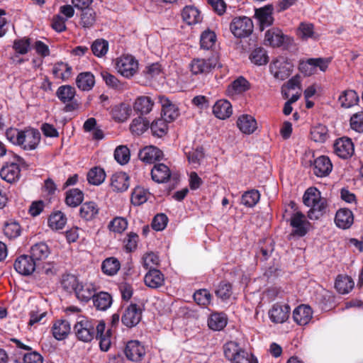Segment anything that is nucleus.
Returning <instances> with one entry per match:
<instances>
[{
  "label": "nucleus",
  "instance_id": "1",
  "mask_svg": "<svg viewBox=\"0 0 363 363\" xmlns=\"http://www.w3.org/2000/svg\"><path fill=\"white\" fill-rule=\"evenodd\" d=\"M5 135L11 143L26 151L35 150L41 140L40 131L32 127H26L23 129L9 128L6 129Z\"/></svg>",
  "mask_w": 363,
  "mask_h": 363
},
{
  "label": "nucleus",
  "instance_id": "2",
  "mask_svg": "<svg viewBox=\"0 0 363 363\" xmlns=\"http://www.w3.org/2000/svg\"><path fill=\"white\" fill-rule=\"evenodd\" d=\"M223 352L230 363H259L256 357L235 341L227 342L223 345Z\"/></svg>",
  "mask_w": 363,
  "mask_h": 363
},
{
  "label": "nucleus",
  "instance_id": "3",
  "mask_svg": "<svg viewBox=\"0 0 363 363\" xmlns=\"http://www.w3.org/2000/svg\"><path fill=\"white\" fill-rule=\"evenodd\" d=\"M73 329L77 338L84 342H91L96 335V322L84 316H78Z\"/></svg>",
  "mask_w": 363,
  "mask_h": 363
},
{
  "label": "nucleus",
  "instance_id": "4",
  "mask_svg": "<svg viewBox=\"0 0 363 363\" xmlns=\"http://www.w3.org/2000/svg\"><path fill=\"white\" fill-rule=\"evenodd\" d=\"M76 90L71 85H62L56 91V96L65 104L64 111L72 112L79 108V103L75 99Z\"/></svg>",
  "mask_w": 363,
  "mask_h": 363
},
{
  "label": "nucleus",
  "instance_id": "5",
  "mask_svg": "<svg viewBox=\"0 0 363 363\" xmlns=\"http://www.w3.org/2000/svg\"><path fill=\"white\" fill-rule=\"evenodd\" d=\"M253 28L252 21L247 16L235 17L230 24L231 33L238 38L248 37L252 33Z\"/></svg>",
  "mask_w": 363,
  "mask_h": 363
},
{
  "label": "nucleus",
  "instance_id": "6",
  "mask_svg": "<svg viewBox=\"0 0 363 363\" xmlns=\"http://www.w3.org/2000/svg\"><path fill=\"white\" fill-rule=\"evenodd\" d=\"M293 65L283 57L277 58L272 62L269 71L276 79H286L293 72Z\"/></svg>",
  "mask_w": 363,
  "mask_h": 363
},
{
  "label": "nucleus",
  "instance_id": "7",
  "mask_svg": "<svg viewBox=\"0 0 363 363\" xmlns=\"http://www.w3.org/2000/svg\"><path fill=\"white\" fill-rule=\"evenodd\" d=\"M18 162H11L4 165L0 170L1 177L9 183H13L17 181L20 177L19 164H24V159L18 155L14 156Z\"/></svg>",
  "mask_w": 363,
  "mask_h": 363
},
{
  "label": "nucleus",
  "instance_id": "8",
  "mask_svg": "<svg viewBox=\"0 0 363 363\" xmlns=\"http://www.w3.org/2000/svg\"><path fill=\"white\" fill-rule=\"evenodd\" d=\"M116 69L123 77L130 78L137 72L138 61L132 55H123L117 60Z\"/></svg>",
  "mask_w": 363,
  "mask_h": 363
},
{
  "label": "nucleus",
  "instance_id": "9",
  "mask_svg": "<svg viewBox=\"0 0 363 363\" xmlns=\"http://www.w3.org/2000/svg\"><path fill=\"white\" fill-rule=\"evenodd\" d=\"M290 225L293 228L291 235L303 237L308 232L310 223L306 220L303 213L297 211L291 216Z\"/></svg>",
  "mask_w": 363,
  "mask_h": 363
},
{
  "label": "nucleus",
  "instance_id": "10",
  "mask_svg": "<svg viewBox=\"0 0 363 363\" xmlns=\"http://www.w3.org/2000/svg\"><path fill=\"white\" fill-rule=\"evenodd\" d=\"M14 269L20 274L28 276L36 271L39 265L32 259L30 255L19 256L14 262Z\"/></svg>",
  "mask_w": 363,
  "mask_h": 363
},
{
  "label": "nucleus",
  "instance_id": "11",
  "mask_svg": "<svg viewBox=\"0 0 363 363\" xmlns=\"http://www.w3.org/2000/svg\"><path fill=\"white\" fill-rule=\"evenodd\" d=\"M142 318V310L136 303L128 306L122 315L121 321L128 328L136 326Z\"/></svg>",
  "mask_w": 363,
  "mask_h": 363
},
{
  "label": "nucleus",
  "instance_id": "12",
  "mask_svg": "<svg viewBox=\"0 0 363 363\" xmlns=\"http://www.w3.org/2000/svg\"><path fill=\"white\" fill-rule=\"evenodd\" d=\"M158 99L162 106V118L169 123L174 121L179 116L177 105L165 96H160Z\"/></svg>",
  "mask_w": 363,
  "mask_h": 363
},
{
  "label": "nucleus",
  "instance_id": "13",
  "mask_svg": "<svg viewBox=\"0 0 363 363\" xmlns=\"http://www.w3.org/2000/svg\"><path fill=\"white\" fill-rule=\"evenodd\" d=\"M124 354L128 360L139 362L145 354V350L138 340H130L124 348Z\"/></svg>",
  "mask_w": 363,
  "mask_h": 363
},
{
  "label": "nucleus",
  "instance_id": "14",
  "mask_svg": "<svg viewBox=\"0 0 363 363\" xmlns=\"http://www.w3.org/2000/svg\"><path fill=\"white\" fill-rule=\"evenodd\" d=\"M216 66L215 59L195 58L190 64V69L193 74H207Z\"/></svg>",
  "mask_w": 363,
  "mask_h": 363
},
{
  "label": "nucleus",
  "instance_id": "15",
  "mask_svg": "<svg viewBox=\"0 0 363 363\" xmlns=\"http://www.w3.org/2000/svg\"><path fill=\"white\" fill-rule=\"evenodd\" d=\"M290 306L287 304L276 303L269 311V318L274 323H283L289 317Z\"/></svg>",
  "mask_w": 363,
  "mask_h": 363
},
{
  "label": "nucleus",
  "instance_id": "16",
  "mask_svg": "<svg viewBox=\"0 0 363 363\" xmlns=\"http://www.w3.org/2000/svg\"><path fill=\"white\" fill-rule=\"evenodd\" d=\"M334 152L343 159L351 157L354 153V145L351 139L342 138L337 139L334 144Z\"/></svg>",
  "mask_w": 363,
  "mask_h": 363
},
{
  "label": "nucleus",
  "instance_id": "17",
  "mask_svg": "<svg viewBox=\"0 0 363 363\" xmlns=\"http://www.w3.org/2000/svg\"><path fill=\"white\" fill-rule=\"evenodd\" d=\"M273 11L274 7L271 4H268L255 10V16L257 18L259 23L261 30H264V28L272 25L274 22V18L272 16Z\"/></svg>",
  "mask_w": 363,
  "mask_h": 363
},
{
  "label": "nucleus",
  "instance_id": "18",
  "mask_svg": "<svg viewBox=\"0 0 363 363\" xmlns=\"http://www.w3.org/2000/svg\"><path fill=\"white\" fill-rule=\"evenodd\" d=\"M50 252V248L44 242L33 245L30 250V255L38 265L48 257Z\"/></svg>",
  "mask_w": 363,
  "mask_h": 363
},
{
  "label": "nucleus",
  "instance_id": "19",
  "mask_svg": "<svg viewBox=\"0 0 363 363\" xmlns=\"http://www.w3.org/2000/svg\"><path fill=\"white\" fill-rule=\"evenodd\" d=\"M287 36L284 35L282 31L277 28L269 29L265 33L264 41L267 45L272 47L284 46Z\"/></svg>",
  "mask_w": 363,
  "mask_h": 363
},
{
  "label": "nucleus",
  "instance_id": "20",
  "mask_svg": "<svg viewBox=\"0 0 363 363\" xmlns=\"http://www.w3.org/2000/svg\"><path fill=\"white\" fill-rule=\"evenodd\" d=\"M333 164L327 156H320L313 162V170L315 175L319 177L328 176L332 171Z\"/></svg>",
  "mask_w": 363,
  "mask_h": 363
},
{
  "label": "nucleus",
  "instance_id": "21",
  "mask_svg": "<svg viewBox=\"0 0 363 363\" xmlns=\"http://www.w3.org/2000/svg\"><path fill=\"white\" fill-rule=\"evenodd\" d=\"M138 157L145 163L152 164L160 160L163 157V153L155 146H147L140 150Z\"/></svg>",
  "mask_w": 363,
  "mask_h": 363
},
{
  "label": "nucleus",
  "instance_id": "22",
  "mask_svg": "<svg viewBox=\"0 0 363 363\" xmlns=\"http://www.w3.org/2000/svg\"><path fill=\"white\" fill-rule=\"evenodd\" d=\"M313 316L312 308L307 305H300L293 312V319L299 325H305L309 323Z\"/></svg>",
  "mask_w": 363,
  "mask_h": 363
},
{
  "label": "nucleus",
  "instance_id": "23",
  "mask_svg": "<svg viewBox=\"0 0 363 363\" xmlns=\"http://www.w3.org/2000/svg\"><path fill=\"white\" fill-rule=\"evenodd\" d=\"M151 177L157 183H165L172 177L169 168L162 163L155 164L151 169Z\"/></svg>",
  "mask_w": 363,
  "mask_h": 363
},
{
  "label": "nucleus",
  "instance_id": "24",
  "mask_svg": "<svg viewBox=\"0 0 363 363\" xmlns=\"http://www.w3.org/2000/svg\"><path fill=\"white\" fill-rule=\"evenodd\" d=\"M144 281L147 286L157 289L164 284V274L159 269H150L144 277Z\"/></svg>",
  "mask_w": 363,
  "mask_h": 363
},
{
  "label": "nucleus",
  "instance_id": "25",
  "mask_svg": "<svg viewBox=\"0 0 363 363\" xmlns=\"http://www.w3.org/2000/svg\"><path fill=\"white\" fill-rule=\"evenodd\" d=\"M155 102L148 96H140L137 97L133 104V109L141 116L147 115L151 112Z\"/></svg>",
  "mask_w": 363,
  "mask_h": 363
},
{
  "label": "nucleus",
  "instance_id": "26",
  "mask_svg": "<svg viewBox=\"0 0 363 363\" xmlns=\"http://www.w3.org/2000/svg\"><path fill=\"white\" fill-rule=\"evenodd\" d=\"M237 125L242 133L247 135L253 133L257 128L255 118L248 114L241 115L238 118Z\"/></svg>",
  "mask_w": 363,
  "mask_h": 363
},
{
  "label": "nucleus",
  "instance_id": "27",
  "mask_svg": "<svg viewBox=\"0 0 363 363\" xmlns=\"http://www.w3.org/2000/svg\"><path fill=\"white\" fill-rule=\"evenodd\" d=\"M354 216L352 212L348 208H340L335 214V222L336 225L342 229L349 228L353 223Z\"/></svg>",
  "mask_w": 363,
  "mask_h": 363
},
{
  "label": "nucleus",
  "instance_id": "28",
  "mask_svg": "<svg viewBox=\"0 0 363 363\" xmlns=\"http://www.w3.org/2000/svg\"><path fill=\"white\" fill-rule=\"evenodd\" d=\"M213 113L219 119H226L232 115V106L227 100H218L213 106Z\"/></svg>",
  "mask_w": 363,
  "mask_h": 363
},
{
  "label": "nucleus",
  "instance_id": "29",
  "mask_svg": "<svg viewBox=\"0 0 363 363\" xmlns=\"http://www.w3.org/2000/svg\"><path fill=\"white\" fill-rule=\"evenodd\" d=\"M95 287L91 283L79 282L74 292L77 298L82 302H88L94 296Z\"/></svg>",
  "mask_w": 363,
  "mask_h": 363
},
{
  "label": "nucleus",
  "instance_id": "30",
  "mask_svg": "<svg viewBox=\"0 0 363 363\" xmlns=\"http://www.w3.org/2000/svg\"><path fill=\"white\" fill-rule=\"evenodd\" d=\"M182 17L188 25H195L202 21L200 11L194 6H186L182 10Z\"/></svg>",
  "mask_w": 363,
  "mask_h": 363
},
{
  "label": "nucleus",
  "instance_id": "31",
  "mask_svg": "<svg viewBox=\"0 0 363 363\" xmlns=\"http://www.w3.org/2000/svg\"><path fill=\"white\" fill-rule=\"evenodd\" d=\"M71 330L70 323L67 320H58L52 328L53 337L57 340L65 339Z\"/></svg>",
  "mask_w": 363,
  "mask_h": 363
},
{
  "label": "nucleus",
  "instance_id": "32",
  "mask_svg": "<svg viewBox=\"0 0 363 363\" xmlns=\"http://www.w3.org/2000/svg\"><path fill=\"white\" fill-rule=\"evenodd\" d=\"M106 324L104 321L101 320L96 325V338L99 340V347L101 350L106 352L111 346L110 330H107L104 334Z\"/></svg>",
  "mask_w": 363,
  "mask_h": 363
},
{
  "label": "nucleus",
  "instance_id": "33",
  "mask_svg": "<svg viewBox=\"0 0 363 363\" xmlns=\"http://www.w3.org/2000/svg\"><path fill=\"white\" fill-rule=\"evenodd\" d=\"M77 86L82 91L91 90L95 84V78L90 72L79 73L76 79Z\"/></svg>",
  "mask_w": 363,
  "mask_h": 363
},
{
  "label": "nucleus",
  "instance_id": "34",
  "mask_svg": "<svg viewBox=\"0 0 363 363\" xmlns=\"http://www.w3.org/2000/svg\"><path fill=\"white\" fill-rule=\"evenodd\" d=\"M111 186L114 191H125L129 187V177L125 172H118L111 177Z\"/></svg>",
  "mask_w": 363,
  "mask_h": 363
},
{
  "label": "nucleus",
  "instance_id": "35",
  "mask_svg": "<svg viewBox=\"0 0 363 363\" xmlns=\"http://www.w3.org/2000/svg\"><path fill=\"white\" fill-rule=\"evenodd\" d=\"M99 208L93 201L85 202L82 204L79 209L80 217L85 220H92L99 214Z\"/></svg>",
  "mask_w": 363,
  "mask_h": 363
},
{
  "label": "nucleus",
  "instance_id": "36",
  "mask_svg": "<svg viewBox=\"0 0 363 363\" xmlns=\"http://www.w3.org/2000/svg\"><path fill=\"white\" fill-rule=\"evenodd\" d=\"M228 319L223 313H213L208 319V326L214 331L223 330L227 325Z\"/></svg>",
  "mask_w": 363,
  "mask_h": 363
},
{
  "label": "nucleus",
  "instance_id": "37",
  "mask_svg": "<svg viewBox=\"0 0 363 363\" xmlns=\"http://www.w3.org/2000/svg\"><path fill=\"white\" fill-rule=\"evenodd\" d=\"M94 306L96 308L97 310L100 311H106L112 304L113 299L111 294L107 292H99L97 294H94L92 298Z\"/></svg>",
  "mask_w": 363,
  "mask_h": 363
},
{
  "label": "nucleus",
  "instance_id": "38",
  "mask_svg": "<svg viewBox=\"0 0 363 363\" xmlns=\"http://www.w3.org/2000/svg\"><path fill=\"white\" fill-rule=\"evenodd\" d=\"M352 279L347 275H338L335 279V287L342 294H348L354 287Z\"/></svg>",
  "mask_w": 363,
  "mask_h": 363
},
{
  "label": "nucleus",
  "instance_id": "39",
  "mask_svg": "<svg viewBox=\"0 0 363 363\" xmlns=\"http://www.w3.org/2000/svg\"><path fill=\"white\" fill-rule=\"evenodd\" d=\"M168 123L169 122L162 117L154 120L150 125L152 135L158 138L166 135L168 132Z\"/></svg>",
  "mask_w": 363,
  "mask_h": 363
},
{
  "label": "nucleus",
  "instance_id": "40",
  "mask_svg": "<svg viewBox=\"0 0 363 363\" xmlns=\"http://www.w3.org/2000/svg\"><path fill=\"white\" fill-rule=\"evenodd\" d=\"M338 100L342 107L348 108L357 104L359 96L355 91L349 89L344 91L339 96Z\"/></svg>",
  "mask_w": 363,
  "mask_h": 363
},
{
  "label": "nucleus",
  "instance_id": "41",
  "mask_svg": "<svg viewBox=\"0 0 363 363\" xmlns=\"http://www.w3.org/2000/svg\"><path fill=\"white\" fill-rule=\"evenodd\" d=\"M327 201L325 198L320 197L315 203L311 207L308 213V216L310 219H318L320 216H323L327 209Z\"/></svg>",
  "mask_w": 363,
  "mask_h": 363
},
{
  "label": "nucleus",
  "instance_id": "42",
  "mask_svg": "<svg viewBox=\"0 0 363 363\" xmlns=\"http://www.w3.org/2000/svg\"><path fill=\"white\" fill-rule=\"evenodd\" d=\"M121 268V263L116 257H111L105 259L101 264V270L108 276H113L117 274Z\"/></svg>",
  "mask_w": 363,
  "mask_h": 363
},
{
  "label": "nucleus",
  "instance_id": "43",
  "mask_svg": "<svg viewBox=\"0 0 363 363\" xmlns=\"http://www.w3.org/2000/svg\"><path fill=\"white\" fill-rule=\"evenodd\" d=\"M96 21V13L92 8L81 10L80 22L81 26L84 28L92 27Z\"/></svg>",
  "mask_w": 363,
  "mask_h": 363
},
{
  "label": "nucleus",
  "instance_id": "44",
  "mask_svg": "<svg viewBox=\"0 0 363 363\" xmlns=\"http://www.w3.org/2000/svg\"><path fill=\"white\" fill-rule=\"evenodd\" d=\"M149 128V121L142 116L134 118L130 125V130L132 133L138 135L144 133Z\"/></svg>",
  "mask_w": 363,
  "mask_h": 363
},
{
  "label": "nucleus",
  "instance_id": "45",
  "mask_svg": "<svg viewBox=\"0 0 363 363\" xmlns=\"http://www.w3.org/2000/svg\"><path fill=\"white\" fill-rule=\"evenodd\" d=\"M84 199V193L79 189H72L67 191L65 202L71 207H76L82 203Z\"/></svg>",
  "mask_w": 363,
  "mask_h": 363
},
{
  "label": "nucleus",
  "instance_id": "46",
  "mask_svg": "<svg viewBox=\"0 0 363 363\" xmlns=\"http://www.w3.org/2000/svg\"><path fill=\"white\" fill-rule=\"evenodd\" d=\"M4 233L9 239L18 238L21 233V228L15 220H9L4 223Z\"/></svg>",
  "mask_w": 363,
  "mask_h": 363
},
{
  "label": "nucleus",
  "instance_id": "47",
  "mask_svg": "<svg viewBox=\"0 0 363 363\" xmlns=\"http://www.w3.org/2000/svg\"><path fill=\"white\" fill-rule=\"evenodd\" d=\"M72 70V67L67 63L60 62L54 65L52 74L55 77L60 78L65 81L71 77Z\"/></svg>",
  "mask_w": 363,
  "mask_h": 363
},
{
  "label": "nucleus",
  "instance_id": "48",
  "mask_svg": "<svg viewBox=\"0 0 363 363\" xmlns=\"http://www.w3.org/2000/svg\"><path fill=\"white\" fill-rule=\"evenodd\" d=\"M250 60L252 63L261 66L268 62L269 57L267 51L263 48H257L250 53Z\"/></svg>",
  "mask_w": 363,
  "mask_h": 363
},
{
  "label": "nucleus",
  "instance_id": "49",
  "mask_svg": "<svg viewBox=\"0 0 363 363\" xmlns=\"http://www.w3.org/2000/svg\"><path fill=\"white\" fill-rule=\"evenodd\" d=\"M106 178L104 170L99 167L91 168L87 174V180L89 184L99 185L104 182Z\"/></svg>",
  "mask_w": 363,
  "mask_h": 363
},
{
  "label": "nucleus",
  "instance_id": "50",
  "mask_svg": "<svg viewBox=\"0 0 363 363\" xmlns=\"http://www.w3.org/2000/svg\"><path fill=\"white\" fill-rule=\"evenodd\" d=\"M131 110L126 104H121L113 108L111 113L113 118L118 122H124L126 121L130 113Z\"/></svg>",
  "mask_w": 363,
  "mask_h": 363
},
{
  "label": "nucleus",
  "instance_id": "51",
  "mask_svg": "<svg viewBox=\"0 0 363 363\" xmlns=\"http://www.w3.org/2000/svg\"><path fill=\"white\" fill-rule=\"evenodd\" d=\"M216 41V33L207 29L202 32L200 37V45L201 48L204 50H209L213 48Z\"/></svg>",
  "mask_w": 363,
  "mask_h": 363
},
{
  "label": "nucleus",
  "instance_id": "52",
  "mask_svg": "<svg viewBox=\"0 0 363 363\" xmlns=\"http://www.w3.org/2000/svg\"><path fill=\"white\" fill-rule=\"evenodd\" d=\"M91 49L96 57H101L108 50V42L102 38L96 39L92 43Z\"/></svg>",
  "mask_w": 363,
  "mask_h": 363
},
{
  "label": "nucleus",
  "instance_id": "53",
  "mask_svg": "<svg viewBox=\"0 0 363 363\" xmlns=\"http://www.w3.org/2000/svg\"><path fill=\"white\" fill-rule=\"evenodd\" d=\"M67 218L61 211L52 214L48 218V225L52 229H62L65 225Z\"/></svg>",
  "mask_w": 363,
  "mask_h": 363
},
{
  "label": "nucleus",
  "instance_id": "54",
  "mask_svg": "<svg viewBox=\"0 0 363 363\" xmlns=\"http://www.w3.org/2000/svg\"><path fill=\"white\" fill-rule=\"evenodd\" d=\"M79 284L77 277L72 274H65L61 280V285L67 292H74Z\"/></svg>",
  "mask_w": 363,
  "mask_h": 363
},
{
  "label": "nucleus",
  "instance_id": "55",
  "mask_svg": "<svg viewBox=\"0 0 363 363\" xmlns=\"http://www.w3.org/2000/svg\"><path fill=\"white\" fill-rule=\"evenodd\" d=\"M260 199V194L259 191L252 189L246 191L242 196L241 203L247 207L255 206Z\"/></svg>",
  "mask_w": 363,
  "mask_h": 363
},
{
  "label": "nucleus",
  "instance_id": "56",
  "mask_svg": "<svg viewBox=\"0 0 363 363\" xmlns=\"http://www.w3.org/2000/svg\"><path fill=\"white\" fill-rule=\"evenodd\" d=\"M31 39L24 37L13 41V49L20 55H26L30 49Z\"/></svg>",
  "mask_w": 363,
  "mask_h": 363
},
{
  "label": "nucleus",
  "instance_id": "57",
  "mask_svg": "<svg viewBox=\"0 0 363 363\" xmlns=\"http://www.w3.org/2000/svg\"><path fill=\"white\" fill-rule=\"evenodd\" d=\"M328 129L325 125L318 124L311 128V136L315 142L323 143L327 138Z\"/></svg>",
  "mask_w": 363,
  "mask_h": 363
},
{
  "label": "nucleus",
  "instance_id": "58",
  "mask_svg": "<svg viewBox=\"0 0 363 363\" xmlns=\"http://www.w3.org/2000/svg\"><path fill=\"white\" fill-rule=\"evenodd\" d=\"M130 157V150L125 145H119L114 151V158L120 164H127Z\"/></svg>",
  "mask_w": 363,
  "mask_h": 363
},
{
  "label": "nucleus",
  "instance_id": "59",
  "mask_svg": "<svg viewBox=\"0 0 363 363\" xmlns=\"http://www.w3.org/2000/svg\"><path fill=\"white\" fill-rule=\"evenodd\" d=\"M320 192L315 187L308 188L303 196V203L308 207L311 206L315 202L320 199Z\"/></svg>",
  "mask_w": 363,
  "mask_h": 363
},
{
  "label": "nucleus",
  "instance_id": "60",
  "mask_svg": "<svg viewBox=\"0 0 363 363\" xmlns=\"http://www.w3.org/2000/svg\"><path fill=\"white\" fill-rule=\"evenodd\" d=\"M185 154L189 162L195 167L199 166L204 157L203 148L202 147H198L188 152H186Z\"/></svg>",
  "mask_w": 363,
  "mask_h": 363
},
{
  "label": "nucleus",
  "instance_id": "61",
  "mask_svg": "<svg viewBox=\"0 0 363 363\" xmlns=\"http://www.w3.org/2000/svg\"><path fill=\"white\" fill-rule=\"evenodd\" d=\"M147 200V192L142 187H135L131 195V201L135 206H140Z\"/></svg>",
  "mask_w": 363,
  "mask_h": 363
},
{
  "label": "nucleus",
  "instance_id": "62",
  "mask_svg": "<svg viewBox=\"0 0 363 363\" xmlns=\"http://www.w3.org/2000/svg\"><path fill=\"white\" fill-rule=\"evenodd\" d=\"M194 299L197 304L207 306L211 303V294L207 289H199L194 294Z\"/></svg>",
  "mask_w": 363,
  "mask_h": 363
},
{
  "label": "nucleus",
  "instance_id": "63",
  "mask_svg": "<svg viewBox=\"0 0 363 363\" xmlns=\"http://www.w3.org/2000/svg\"><path fill=\"white\" fill-rule=\"evenodd\" d=\"M250 87L249 82L243 77H240L234 80L229 88H231L235 94H241L247 91Z\"/></svg>",
  "mask_w": 363,
  "mask_h": 363
},
{
  "label": "nucleus",
  "instance_id": "64",
  "mask_svg": "<svg viewBox=\"0 0 363 363\" xmlns=\"http://www.w3.org/2000/svg\"><path fill=\"white\" fill-rule=\"evenodd\" d=\"M350 128L359 133H363V111L354 113L350 119Z\"/></svg>",
  "mask_w": 363,
  "mask_h": 363
}]
</instances>
